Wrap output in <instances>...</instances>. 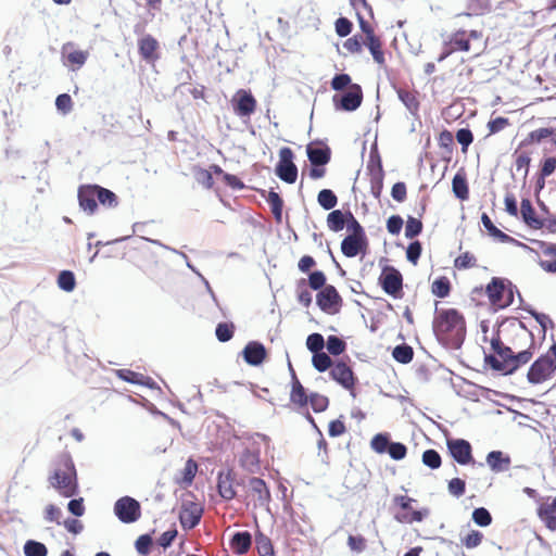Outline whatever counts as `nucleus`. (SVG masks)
I'll list each match as a JSON object with an SVG mask.
<instances>
[{
	"instance_id": "nucleus-1",
	"label": "nucleus",
	"mask_w": 556,
	"mask_h": 556,
	"mask_svg": "<svg viewBox=\"0 0 556 556\" xmlns=\"http://www.w3.org/2000/svg\"><path fill=\"white\" fill-rule=\"evenodd\" d=\"M433 333L445 349L459 350L466 338L464 315L456 308L442 309L433 319Z\"/></svg>"
},
{
	"instance_id": "nucleus-2",
	"label": "nucleus",
	"mask_w": 556,
	"mask_h": 556,
	"mask_svg": "<svg viewBox=\"0 0 556 556\" xmlns=\"http://www.w3.org/2000/svg\"><path fill=\"white\" fill-rule=\"evenodd\" d=\"M61 464L66 471L55 469L49 477V482L51 486L56 489L63 497H73L79 492L77 471L74 462L68 454H64L61 457Z\"/></svg>"
},
{
	"instance_id": "nucleus-3",
	"label": "nucleus",
	"mask_w": 556,
	"mask_h": 556,
	"mask_svg": "<svg viewBox=\"0 0 556 556\" xmlns=\"http://www.w3.org/2000/svg\"><path fill=\"white\" fill-rule=\"evenodd\" d=\"M553 344L547 353L540 355L529 367L527 380L536 386L551 379L556 371V341L552 334Z\"/></svg>"
},
{
	"instance_id": "nucleus-4",
	"label": "nucleus",
	"mask_w": 556,
	"mask_h": 556,
	"mask_svg": "<svg viewBox=\"0 0 556 556\" xmlns=\"http://www.w3.org/2000/svg\"><path fill=\"white\" fill-rule=\"evenodd\" d=\"M500 327L501 325H497V329L495 330L490 342L493 353L484 354L485 365L497 372H501L506 368V364L514 354L513 349L502 342L500 336Z\"/></svg>"
},
{
	"instance_id": "nucleus-5",
	"label": "nucleus",
	"mask_w": 556,
	"mask_h": 556,
	"mask_svg": "<svg viewBox=\"0 0 556 556\" xmlns=\"http://www.w3.org/2000/svg\"><path fill=\"white\" fill-rule=\"evenodd\" d=\"M378 285L386 294L393 299H401L403 296V275L393 265L383 264L381 266Z\"/></svg>"
},
{
	"instance_id": "nucleus-6",
	"label": "nucleus",
	"mask_w": 556,
	"mask_h": 556,
	"mask_svg": "<svg viewBox=\"0 0 556 556\" xmlns=\"http://www.w3.org/2000/svg\"><path fill=\"white\" fill-rule=\"evenodd\" d=\"M115 517L126 525L138 521L141 517V504L135 497L124 495L113 506Z\"/></svg>"
},
{
	"instance_id": "nucleus-7",
	"label": "nucleus",
	"mask_w": 556,
	"mask_h": 556,
	"mask_svg": "<svg viewBox=\"0 0 556 556\" xmlns=\"http://www.w3.org/2000/svg\"><path fill=\"white\" fill-rule=\"evenodd\" d=\"M294 153L291 148L282 147L279 150V161L275 167L276 176L286 184H294L298 179V166L293 162Z\"/></svg>"
},
{
	"instance_id": "nucleus-8",
	"label": "nucleus",
	"mask_w": 556,
	"mask_h": 556,
	"mask_svg": "<svg viewBox=\"0 0 556 556\" xmlns=\"http://www.w3.org/2000/svg\"><path fill=\"white\" fill-rule=\"evenodd\" d=\"M447 451L455 463L460 466H478L483 467V463H478L472 456V446L465 439H450L446 442Z\"/></svg>"
},
{
	"instance_id": "nucleus-9",
	"label": "nucleus",
	"mask_w": 556,
	"mask_h": 556,
	"mask_svg": "<svg viewBox=\"0 0 556 556\" xmlns=\"http://www.w3.org/2000/svg\"><path fill=\"white\" fill-rule=\"evenodd\" d=\"M332 102L337 111L354 112L362 105L363 89L358 84L351 85L349 90L334 94Z\"/></svg>"
},
{
	"instance_id": "nucleus-10",
	"label": "nucleus",
	"mask_w": 556,
	"mask_h": 556,
	"mask_svg": "<svg viewBox=\"0 0 556 556\" xmlns=\"http://www.w3.org/2000/svg\"><path fill=\"white\" fill-rule=\"evenodd\" d=\"M317 306L328 315L338 314L343 300L334 286L328 285L316 294Z\"/></svg>"
},
{
	"instance_id": "nucleus-11",
	"label": "nucleus",
	"mask_w": 556,
	"mask_h": 556,
	"mask_svg": "<svg viewBox=\"0 0 556 556\" xmlns=\"http://www.w3.org/2000/svg\"><path fill=\"white\" fill-rule=\"evenodd\" d=\"M231 106L240 118L250 117L256 110V99L251 90L239 89L231 99Z\"/></svg>"
},
{
	"instance_id": "nucleus-12",
	"label": "nucleus",
	"mask_w": 556,
	"mask_h": 556,
	"mask_svg": "<svg viewBox=\"0 0 556 556\" xmlns=\"http://www.w3.org/2000/svg\"><path fill=\"white\" fill-rule=\"evenodd\" d=\"M530 344L527 349L519 351L517 353L514 352L510 359L506 364V368L501 371L503 376H511L514 375L520 367L528 364L534 355L535 352V340L532 331H529Z\"/></svg>"
},
{
	"instance_id": "nucleus-13",
	"label": "nucleus",
	"mask_w": 556,
	"mask_h": 556,
	"mask_svg": "<svg viewBox=\"0 0 556 556\" xmlns=\"http://www.w3.org/2000/svg\"><path fill=\"white\" fill-rule=\"evenodd\" d=\"M332 380L340 384L343 389L351 391L352 396H355L354 387L357 382L352 368L343 361H338L329 371Z\"/></svg>"
},
{
	"instance_id": "nucleus-14",
	"label": "nucleus",
	"mask_w": 556,
	"mask_h": 556,
	"mask_svg": "<svg viewBox=\"0 0 556 556\" xmlns=\"http://www.w3.org/2000/svg\"><path fill=\"white\" fill-rule=\"evenodd\" d=\"M368 244L369 241L366 235H348L341 241V252L345 257L353 258L358 254H366Z\"/></svg>"
},
{
	"instance_id": "nucleus-15",
	"label": "nucleus",
	"mask_w": 556,
	"mask_h": 556,
	"mask_svg": "<svg viewBox=\"0 0 556 556\" xmlns=\"http://www.w3.org/2000/svg\"><path fill=\"white\" fill-rule=\"evenodd\" d=\"M97 185H81L77 191L79 208L88 215H93L98 211V200L96 197Z\"/></svg>"
},
{
	"instance_id": "nucleus-16",
	"label": "nucleus",
	"mask_w": 556,
	"mask_h": 556,
	"mask_svg": "<svg viewBox=\"0 0 556 556\" xmlns=\"http://www.w3.org/2000/svg\"><path fill=\"white\" fill-rule=\"evenodd\" d=\"M243 361L250 365L257 367L264 363L267 357V350L260 341H249L241 351Z\"/></svg>"
},
{
	"instance_id": "nucleus-17",
	"label": "nucleus",
	"mask_w": 556,
	"mask_h": 556,
	"mask_svg": "<svg viewBox=\"0 0 556 556\" xmlns=\"http://www.w3.org/2000/svg\"><path fill=\"white\" fill-rule=\"evenodd\" d=\"M506 286H511V281L509 279L493 277L485 287L488 299L491 305L496 307V309H498V305H501L504 300V294L507 290Z\"/></svg>"
},
{
	"instance_id": "nucleus-18",
	"label": "nucleus",
	"mask_w": 556,
	"mask_h": 556,
	"mask_svg": "<svg viewBox=\"0 0 556 556\" xmlns=\"http://www.w3.org/2000/svg\"><path fill=\"white\" fill-rule=\"evenodd\" d=\"M306 154L311 165H327L331 161V149L321 141L308 143L306 146Z\"/></svg>"
},
{
	"instance_id": "nucleus-19",
	"label": "nucleus",
	"mask_w": 556,
	"mask_h": 556,
	"mask_svg": "<svg viewBox=\"0 0 556 556\" xmlns=\"http://www.w3.org/2000/svg\"><path fill=\"white\" fill-rule=\"evenodd\" d=\"M520 213L522 222L532 229H542L545 226V219L536 216L531 201L528 198H522L520 203Z\"/></svg>"
},
{
	"instance_id": "nucleus-20",
	"label": "nucleus",
	"mask_w": 556,
	"mask_h": 556,
	"mask_svg": "<svg viewBox=\"0 0 556 556\" xmlns=\"http://www.w3.org/2000/svg\"><path fill=\"white\" fill-rule=\"evenodd\" d=\"M217 490L224 500L230 501L235 498L237 493L235 491V473L232 470H227L226 473L224 471L218 472Z\"/></svg>"
},
{
	"instance_id": "nucleus-21",
	"label": "nucleus",
	"mask_w": 556,
	"mask_h": 556,
	"mask_svg": "<svg viewBox=\"0 0 556 556\" xmlns=\"http://www.w3.org/2000/svg\"><path fill=\"white\" fill-rule=\"evenodd\" d=\"M485 463L493 472L500 473L509 469L511 459L504 452L494 450L486 454Z\"/></svg>"
},
{
	"instance_id": "nucleus-22",
	"label": "nucleus",
	"mask_w": 556,
	"mask_h": 556,
	"mask_svg": "<svg viewBox=\"0 0 556 556\" xmlns=\"http://www.w3.org/2000/svg\"><path fill=\"white\" fill-rule=\"evenodd\" d=\"M481 223L488 233L495 240L502 243H513L516 245L526 247V244L519 242L515 238L510 237L509 235L503 232L501 229H498L490 218V216L486 213L481 214Z\"/></svg>"
},
{
	"instance_id": "nucleus-23",
	"label": "nucleus",
	"mask_w": 556,
	"mask_h": 556,
	"mask_svg": "<svg viewBox=\"0 0 556 556\" xmlns=\"http://www.w3.org/2000/svg\"><path fill=\"white\" fill-rule=\"evenodd\" d=\"M159 42L152 35H144L138 40V50L141 58L147 62H153L159 59Z\"/></svg>"
},
{
	"instance_id": "nucleus-24",
	"label": "nucleus",
	"mask_w": 556,
	"mask_h": 556,
	"mask_svg": "<svg viewBox=\"0 0 556 556\" xmlns=\"http://www.w3.org/2000/svg\"><path fill=\"white\" fill-rule=\"evenodd\" d=\"M249 490L257 495L260 506H267L271 500L269 488L266 482L257 477L248 478Z\"/></svg>"
},
{
	"instance_id": "nucleus-25",
	"label": "nucleus",
	"mask_w": 556,
	"mask_h": 556,
	"mask_svg": "<svg viewBox=\"0 0 556 556\" xmlns=\"http://www.w3.org/2000/svg\"><path fill=\"white\" fill-rule=\"evenodd\" d=\"M396 94L399 100L407 109L409 114L415 118L419 119V108L420 102L417 99V91H409L403 88H396Z\"/></svg>"
},
{
	"instance_id": "nucleus-26",
	"label": "nucleus",
	"mask_w": 556,
	"mask_h": 556,
	"mask_svg": "<svg viewBox=\"0 0 556 556\" xmlns=\"http://www.w3.org/2000/svg\"><path fill=\"white\" fill-rule=\"evenodd\" d=\"M229 544L235 554H247L252 545V534L247 530L237 531L231 535Z\"/></svg>"
},
{
	"instance_id": "nucleus-27",
	"label": "nucleus",
	"mask_w": 556,
	"mask_h": 556,
	"mask_svg": "<svg viewBox=\"0 0 556 556\" xmlns=\"http://www.w3.org/2000/svg\"><path fill=\"white\" fill-rule=\"evenodd\" d=\"M261 195L265 198L269 204L275 220L280 224L282 222L283 200L273 188L268 191L261 190Z\"/></svg>"
},
{
	"instance_id": "nucleus-28",
	"label": "nucleus",
	"mask_w": 556,
	"mask_h": 556,
	"mask_svg": "<svg viewBox=\"0 0 556 556\" xmlns=\"http://www.w3.org/2000/svg\"><path fill=\"white\" fill-rule=\"evenodd\" d=\"M202 508H182L179 513V522L185 530L194 529L201 521Z\"/></svg>"
},
{
	"instance_id": "nucleus-29",
	"label": "nucleus",
	"mask_w": 556,
	"mask_h": 556,
	"mask_svg": "<svg viewBox=\"0 0 556 556\" xmlns=\"http://www.w3.org/2000/svg\"><path fill=\"white\" fill-rule=\"evenodd\" d=\"M452 191L456 199L466 201L469 199V186L464 169H459L452 179Z\"/></svg>"
},
{
	"instance_id": "nucleus-30",
	"label": "nucleus",
	"mask_w": 556,
	"mask_h": 556,
	"mask_svg": "<svg viewBox=\"0 0 556 556\" xmlns=\"http://www.w3.org/2000/svg\"><path fill=\"white\" fill-rule=\"evenodd\" d=\"M239 463L244 470L251 473L257 472L260 469V452L245 448L239 457Z\"/></svg>"
},
{
	"instance_id": "nucleus-31",
	"label": "nucleus",
	"mask_w": 556,
	"mask_h": 556,
	"mask_svg": "<svg viewBox=\"0 0 556 556\" xmlns=\"http://www.w3.org/2000/svg\"><path fill=\"white\" fill-rule=\"evenodd\" d=\"M348 211L331 210L327 215V227L333 232H340L345 228Z\"/></svg>"
},
{
	"instance_id": "nucleus-32",
	"label": "nucleus",
	"mask_w": 556,
	"mask_h": 556,
	"mask_svg": "<svg viewBox=\"0 0 556 556\" xmlns=\"http://www.w3.org/2000/svg\"><path fill=\"white\" fill-rule=\"evenodd\" d=\"M445 46H450L454 51L467 52L470 50V40L467 38V31L458 29L450 37L448 41L444 42Z\"/></svg>"
},
{
	"instance_id": "nucleus-33",
	"label": "nucleus",
	"mask_w": 556,
	"mask_h": 556,
	"mask_svg": "<svg viewBox=\"0 0 556 556\" xmlns=\"http://www.w3.org/2000/svg\"><path fill=\"white\" fill-rule=\"evenodd\" d=\"M556 129L553 127H542L529 132V135L519 143V149H522L532 143H540L542 140L553 136Z\"/></svg>"
},
{
	"instance_id": "nucleus-34",
	"label": "nucleus",
	"mask_w": 556,
	"mask_h": 556,
	"mask_svg": "<svg viewBox=\"0 0 556 556\" xmlns=\"http://www.w3.org/2000/svg\"><path fill=\"white\" fill-rule=\"evenodd\" d=\"M520 308L522 311L527 312L529 315H531L535 319V321L539 324V326L541 327V330H542V332H544V334H546L547 328H554V326H555L554 321L547 314L536 311L530 304H523L522 306H520Z\"/></svg>"
},
{
	"instance_id": "nucleus-35",
	"label": "nucleus",
	"mask_w": 556,
	"mask_h": 556,
	"mask_svg": "<svg viewBox=\"0 0 556 556\" xmlns=\"http://www.w3.org/2000/svg\"><path fill=\"white\" fill-rule=\"evenodd\" d=\"M198 471V464L193 458H188L180 476L176 477V482L180 485H191Z\"/></svg>"
},
{
	"instance_id": "nucleus-36",
	"label": "nucleus",
	"mask_w": 556,
	"mask_h": 556,
	"mask_svg": "<svg viewBox=\"0 0 556 556\" xmlns=\"http://www.w3.org/2000/svg\"><path fill=\"white\" fill-rule=\"evenodd\" d=\"M96 197L98 205H102L108 208H114L118 205V197L110 189L97 185Z\"/></svg>"
},
{
	"instance_id": "nucleus-37",
	"label": "nucleus",
	"mask_w": 556,
	"mask_h": 556,
	"mask_svg": "<svg viewBox=\"0 0 556 556\" xmlns=\"http://www.w3.org/2000/svg\"><path fill=\"white\" fill-rule=\"evenodd\" d=\"M365 46L368 48L374 61L379 65L384 64V52L382 50V42L376 35L365 39Z\"/></svg>"
},
{
	"instance_id": "nucleus-38",
	"label": "nucleus",
	"mask_w": 556,
	"mask_h": 556,
	"mask_svg": "<svg viewBox=\"0 0 556 556\" xmlns=\"http://www.w3.org/2000/svg\"><path fill=\"white\" fill-rule=\"evenodd\" d=\"M366 168L369 176L384 173L382 160L376 142L370 148L369 160Z\"/></svg>"
},
{
	"instance_id": "nucleus-39",
	"label": "nucleus",
	"mask_w": 556,
	"mask_h": 556,
	"mask_svg": "<svg viewBox=\"0 0 556 556\" xmlns=\"http://www.w3.org/2000/svg\"><path fill=\"white\" fill-rule=\"evenodd\" d=\"M452 285L446 276H439L431 285V292L439 299H445L450 295Z\"/></svg>"
},
{
	"instance_id": "nucleus-40",
	"label": "nucleus",
	"mask_w": 556,
	"mask_h": 556,
	"mask_svg": "<svg viewBox=\"0 0 556 556\" xmlns=\"http://www.w3.org/2000/svg\"><path fill=\"white\" fill-rule=\"evenodd\" d=\"M317 203L325 211L333 210L338 204V197L331 189H321L317 194Z\"/></svg>"
},
{
	"instance_id": "nucleus-41",
	"label": "nucleus",
	"mask_w": 556,
	"mask_h": 556,
	"mask_svg": "<svg viewBox=\"0 0 556 556\" xmlns=\"http://www.w3.org/2000/svg\"><path fill=\"white\" fill-rule=\"evenodd\" d=\"M255 544L260 556H268L275 554L271 540L260 529L255 532Z\"/></svg>"
},
{
	"instance_id": "nucleus-42",
	"label": "nucleus",
	"mask_w": 556,
	"mask_h": 556,
	"mask_svg": "<svg viewBox=\"0 0 556 556\" xmlns=\"http://www.w3.org/2000/svg\"><path fill=\"white\" fill-rule=\"evenodd\" d=\"M467 10H468V12H465L462 15H466V16L483 15L491 11V2H490V0H468Z\"/></svg>"
},
{
	"instance_id": "nucleus-43",
	"label": "nucleus",
	"mask_w": 556,
	"mask_h": 556,
	"mask_svg": "<svg viewBox=\"0 0 556 556\" xmlns=\"http://www.w3.org/2000/svg\"><path fill=\"white\" fill-rule=\"evenodd\" d=\"M392 357L400 364L406 365L414 358V350L407 343L397 344L392 351Z\"/></svg>"
},
{
	"instance_id": "nucleus-44",
	"label": "nucleus",
	"mask_w": 556,
	"mask_h": 556,
	"mask_svg": "<svg viewBox=\"0 0 556 556\" xmlns=\"http://www.w3.org/2000/svg\"><path fill=\"white\" fill-rule=\"evenodd\" d=\"M391 442L392 441L388 432H379L372 437L370 441V447L377 454H386Z\"/></svg>"
},
{
	"instance_id": "nucleus-45",
	"label": "nucleus",
	"mask_w": 556,
	"mask_h": 556,
	"mask_svg": "<svg viewBox=\"0 0 556 556\" xmlns=\"http://www.w3.org/2000/svg\"><path fill=\"white\" fill-rule=\"evenodd\" d=\"M235 330L236 327L231 321L218 323L215 328L216 339L222 343H226L233 338Z\"/></svg>"
},
{
	"instance_id": "nucleus-46",
	"label": "nucleus",
	"mask_w": 556,
	"mask_h": 556,
	"mask_svg": "<svg viewBox=\"0 0 556 556\" xmlns=\"http://www.w3.org/2000/svg\"><path fill=\"white\" fill-rule=\"evenodd\" d=\"M58 287L65 291V292H72L76 287V278L72 270H61L58 275Z\"/></svg>"
},
{
	"instance_id": "nucleus-47",
	"label": "nucleus",
	"mask_w": 556,
	"mask_h": 556,
	"mask_svg": "<svg viewBox=\"0 0 556 556\" xmlns=\"http://www.w3.org/2000/svg\"><path fill=\"white\" fill-rule=\"evenodd\" d=\"M23 553L25 556H47L48 548L42 542L30 539L25 542Z\"/></svg>"
},
{
	"instance_id": "nucleus-48",
	"label": "nucleus",
	"mask_w": 556,
	"mask_h": 556,
	"mask_svg": "<svg viewBox=\"0 0 556 556\" xmlns=\"http://www.w3.org/2000/svg\"><path fill=\"white\" fill-rule=\"evenodd\" d=\"M325 344L327 346L328 353L332 356L341 355L346 349L345 341L334 334L328 336Z\"/></svg>"
},
{
	"instance_id": "nucleus-49",
	"label": "nucleus",
	"mask_w": 556,
	"mask_h": 556,
	"mask_svg": "<svg viewBox=\"0 0 556 556\" xmlns=\"http://www.w3.org/2000/svg\"><path fill=\"white\" fill-rule=\"evenodd\" d=\"M424 229V225L420 218H416L412 215H408L406 218L405 225V237L407 239H414L418 237Z\"/></svg>"
},
{
	"instance_id": "nucleus-50",
	"label": "nucleus",
	"mask_w": 556,
	"mask_h": 556,
	"mask_svg": "<svg viewBox=\"0 0 556 556\" xmlns=\"http://www.w3.org/2000/svg\"><path fill=\"white\" fill-rule=\"evenodd\" d=\"M471 520L481 528L489 527L492 523V515L485 507H477L472 510Z\"/></svg>"
},
{
	"instance_id": "nucleus-51",
	"label": "nucleus",
	"mask_w": 556,
	"mask_h": 556,
	"mask_svg": "<svg viewBox=\"0 0 556 556\" xmlns=\"http://www.w3.org/2000/svg\"><path fill=\"white\" fill-rule=\"evenodd\" d=\"M421 460L425 466L432 470L439 469L442 465V458L440 453L433 448H428L424 451Z\"/></svg>"
},
{
	"instance_id": "nucleus-52",
	"label": "nucleus",
	"mask_w": 556,
	"mask_h": 556,
	"mask_svg": "<svg viewBox=\"0 0 556 556\" xmlns=\"http://www.w3.org/2000/svg\"><path fill=\"white\" fill-rule=\"evenodd\" d=\"M296 298L305 307H308L312 304L313 298L305 278H301L296 281Z\"/></svg>"
},
{
	"instance_id": "nucleus-53",
	"label": "nucleus",
	"mask_w": 556,
	"mask_h": 556,
	"mask_svg": "<svg viewBox=\"0 0 556 556\" xmlns=\"http://www.w3.org/2000/svg\"><path fill=\"white\" fill-rule=\"evenodd\" d=\"M308 403L312 406L314 413H323L329 406V399L326 395L319 394L317 392H311L308 394Z\"/></svg>"
},
{
	"instance_id": "nucleus-54",
	"label": "nucleus",
	"mask_w": 556,
	"mask_h": 556,
	"mask_svg": "<svg viewBox=\"0 0 556 556\" xmlns=\"http://www.w3.org/2000/svg\"><path fill=\"white\" fill-rule=\"evenodd\" d=\"M306 282H307V287H309L311 289L318 291V292L321 289H324L326 286H328L326 283L327 277H326L325 273L323 270H318V269L309 273L308 279L306 280Z\"/></svg>"
},
{
	"instance_id": "nucleus-55",
	"label": "nucleus",
	"mask_w": 556,
	"mask_h": 556,
	"mask_svg": "<svg viewBox=\"0 0 556 556\" xmlns=\"http://www.w3.org/2000/svg\"><path fill=\"white\" fill-rule=\"evenodd\" d=\"M312 364H313V367L318 372H325L326 370H328L331 367L332 361L327 353L321 351V352L313 354Z\"/></svg>"
},
{
	"instance_id": "nucleus-56",
	"label": "nucleus",
	"mask_w": 556,
	"mask_h": 556,
	"mask_svg": "<svg viewBox=\"0 0 556 556\" xmlns=\"http://www.w3.org/2000/svg\"><path fill=\"white\" fill-rule=\"evenodd\" d=\"M325 346V339L323 334L318 332H314L307 336L306 338V348L307 350L314 354L321 352Z\"/></svg>"
},
{
	"instance_id": "nucleus-57",
	"label": "nucleus",
	"mask_w": 556,
	"mask_h": 556,
	"mask_svg": "<svg viewBox=\"0 0 556 556\" xmlns=\"http://www.w3.org/2000/svg\"><path fill=\"white\" fill-rule=\"evenodd\" d=\"M477 265L476 256L470 252H464L454 260V266L457 269H468Z\"/></svg>"
},
{
	"instance_id": "nucleus-58",
	"label": "nucleus",
	"mask_w": 556,
	"mask_h": 556,
	"mask_svg": "<svg viewBox=\"0 0 556 556\" xmlns=\"http://www.w3.org/2000/svg\"><path fill=\"white\" fill-rule=\"evenodd\" d=\"M351 85H353L351 76L346 73L336 74L330 81L331 89L334 91H342L346 87L350 89Z\"/></svg>"
},
{
	"instance_id": "nucleus-59",
	"label": "nucleus",
	"mask_w": 556,
	"mask_h": 556,
	"mask_svg": "<svg viewBox=\"0 0 556 556\" xmlns=\"http://www.w3.org/2000/svg\"><path fill=\"white\" fill-rule=\"evenodd\" d=\"M336 34L341 37H348L353 30V23L345 16H340L334 22Z\"/></svg>"
},
{
	"instance_id": "nucleus-60",
	"label": "nucleus",
	"mask_w": 556,
	"mask_h": 556,
	"mask_svg": "<svg viewBox=\"0 0 556 556\" xmlns=\"http://www.w3.org/2000/svg\"><path fill=\"white\" fill-rule=\"evenodd\" d=\"M115 375L121 380L136 386H139L141 383V379L143 376L142 374L134 371L131 369H117L115 371Z\"/></svg>"
},
{
	"instance_id": "nucleus-61",
	"label": "nucleus",
	"mask_w": 556,
	"mask_h": 556,
	"mask_svg": "<svg viewBox=\"0 0 556 556\" xmlns=\"http://www.w3.org/2000/svg\"><path fill=\"white\" fill-rule=\"evenodd\" d=\"M422 253V245L419 240L412 241L406 249V258L409 263L417 265Z\"/></svg>"
},
{
	"instance_id": "nucleus-62",
	"label": "nucleus",
	"mask_w": 556,
	"mask_h": 556,
	"mask_svg": "<svg viewBox=\"0 0 556 556\" xmlns=\"http://www.w3.org/2000/svg\"><path fill=\"white\" fill-rule=\"evenodd\" d=\"M386 454H388L393 460H402L406 457L407 447L402 442L392 441Z\"/></svg>"
},
{
	"instance_id": "nucleus-63",
	"label": "nucleus",
	"mask_w": 556,
	"mask_h": 556,
	"mask_svg": "<svg viewBox=\"0 0 556 556\" xmlns=\"http://www.w3.org/2000/svg\"><path fill=\"white\" fill-rule=\"evenodd\" d=\"M455 138L457 142L462 146L463 152H466L468 147L473 141L472 131L468 127L459 128L455 134Z\"/></svg>"
},
{
	"instance_id": "nucleus-64",
	"label": "nucleus",
	"mask_w": 556,
	"mask_h": 556,
	"mask_svg": "<svg viewBox=\"0 0 556 556\" xmlns=\"http://www.w3.org/2000/svg\"><path fill=\"white\" fill-rule=\"evenodd\" d=\"M538 516L547 529L556 531V514L552 513L549 508L538 507Z\"/></svg>"
}]
</instances>
